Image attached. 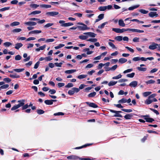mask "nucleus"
I'll return each instance as SVG.
<instances>
[{
    "label": "nucleus",
    "instance_id": "nucleus-1",
    "mask_svg": "<svg viewBox=\"0 0 160 160\" xmlns=\"http://www.w3.org/2000/svg\"><path fill=\"white\" fill-rule=\"evenodd\" d=\"M78 24L81 25L82 26H78L77 28L80 30H88L90 29V28L88 27L86 25L82 22H79Z\"/></svg>",
    "mask_w": 160,
    "mask_h": 160
},
{
    "label": "nucleus",
    "instance_id": "nucleus-2",
    "mask_svg": "<svg viewBox=\"0 0 160 160\" xmlns=\"http://www.w3.org/2000/svg\"><path fill=\"white\" fill-rule=\"evenodd\" d=\"M110 111L111 112L114 113L115 114L114 115V116L115 117H119L120 118H122V116L119 113H121L122 112L120 111H117L114 110L112 109H110Z\"/></svg>",
    "mask_w": 160,
    "mask_h": 160
},
{
    "label": "nucleus",
    "instance_id": "nucleus-3",
    "mask_svg": "<svg viewBox=\"0 0 160 160\" xmlns=\"http://www.w3.org/2000/svg\"><path fill=\"white\" fill-rule=\"evenodd\" d=\"M112 30L117 33H122L123 32L126 31V29L122 28L121 29L118 28H112Z\"/></svg>",
    "mask_w": 160,
    "mask_h": 160
},
{
    "label": "nucleus",
    "instance_id": "nucleus-4",
    "mask_svg": "<svg viewBox=\"0 0 160 160\" xmlns=\"http://www.w3.org/2000/svg\"><path fill=\"white\" fill-rule=\"evenodd\" d=\"M58 13H59L58 12L52 11L48 12L46 13V14L48 16H54L58 15Z\"/></svg>",
    "mask_w": 160,
    "mask_h": 160
},
{
    "label": "nucleus",
    "instance_id": "nucleus-5",
    "mask_svg": "<svg viewBox=\"0 0 160 160\" xmlns=\"http://www.w3.org/2000/svg\"><path fill=\"white\" fill-rule=\"evenodd\" d=\"M160 46V44H158L154 42H153L152 44L149 46V48L151 50H154L156 49L158 46Z\"/></svg>",
    "mask_w": 160,
    "mask_h": 160
},
{
    "label": "nucleus",
    "instance_id": "nucleus-6",
    "mask_svg": "<svg viewBox=\"0 0 160 160\" xmlns=\"http://www.w3.org/2000/svg\"><path fill=\"white\" fill-rule=\"evenodd\" d=\"M140 67H137V69L140 71L142 72H145L146 71L147 69L146 68H142V67L143 66H145V65L143 64H140Z\"/></svg>",
    "mask_w": 160,
    "mask_h": 160
},
{
    "label": "nucleus",
    "instance_id": "nucleus-7",
    "mask_svg": "<svg viewBox=\"0 0 160 160\" xmlns=\"http://www.w3.org/2000/svg\"><path fill=\"white\" fill-rule=\"evenodd\" d=\"M57 101L56 100H47L44 101L45 103L48 105H51L53 104V102H56Z\"/></svg>",
    "mask_w": 160,
    "mask_h": 160
},
{
    "label": "nucleus",
    "instance_id": "nucleus-8",
    "mask_svg": "<svg viewBox=\"0 0 160 160\" xmlns=\"http://www.w3.org/2000/svg\"><path fill=\"white\" fill-rule=\"evenodd\" d=\"M83 34L84 35H87L88 38L89 37L92 38H94L96 35V34L93 32H88L84 33Z\"/></svg>",
    "mask_w": 160,
    "mask_h": 160
},
{
    "label": "nucleus",
    "instance_id": "nucleus-9",
    "mask_svg": "<svg viewBox=\"0 0 160 160\" xmlns=\"http://www.w3.org/2000/svg\"><path fill=\"white\" fill-rule=\"evenodd\" d=\"M149 117L148 115H145L143 116V117H144V119L146 120V121L148 122H152L153 121H154V120L151 118H147L146 117Z\"/></svg>",
    "mask_w": 160,
    "mask_h": 160
},
{
    "label": "nucleus",
    "instance_id": "nucleus-10",
    "mask_svg": "<svg viewBox=\"0 0 160 160\" xmlns=\"http://www.w3.org/2000/svg\"><path fill=\"white\" fill-rule=\"evenodd\" d=\"M24 23L26 25L29 26H34L36 25L37 24V23L36 22L32 21H29L26 22H25Z\"/></svg>",
    "mask_w": 160,
    "mask_h": 160
},
{
    "label": "nucleus",
    "instance_id": "nucleus-11",
    "mask_svg": "<svg viewBox=\"0 0 160 160\" xmlns=\"http://www.w3.org/2000/svg\"><path fill=\"white\" fill-rule=\"evenodd\" d=\"M85 103L90 107L93 108H97L98 107V105L94 103L90 102H86Z\"/></svg>",
    "mask_w": 160,
    "mask_h": 160
},
{
    "label": "nucleus",
    "instance_id": "nucleus-12",
    "mask_svg": "<svg viewBox=\"0 0 160 160\" xmlns=\"http://www.w3.org/2000/svg\"><path fill=\"white\" fill-rule=\"evenodd\" d=\"M104 17V14H101L98 16V18L96 19L95 21V23L99 22L100 20L102 19Z\"/></svg>",
    "mask_w": 160,
    "mask_h": 160
},
{
    "label": "nucleus",
    "instance_id": "nucleus-13",
    "mask_svg": "<svg viewBox=\"0 0 160 160\" xmlns=\"http://www.w3.org/2000/svg\"><path fill=\"white\" fill-rule=\"evenodd\" d=\"M25 102V100L24 99L18 101V102L19 103L17 105L18 107L19 108L23 106L24 105Z\"/></svg>",
    "mask_w": 160,
    "mask_h": 160
},
{
    "label": "nucleus",
    "instance_id": "nucleus-14",
    "mask_svg": "<svg viewBox=\"0 0 160 160\" xmlns=\"http://www.w3.org/2000/svg\"><path fill=\"white\" fill-rule=\"evenodd\" d=\"M137 85L138 82L137 81H132L129 85L130 87L133 88L136 87Z\"/></svg>",
    "mask_w": 160,
    "mask_h": 160
},
{
    "label": "nucleus",
    "instance_id": "nucleus-15",
    "mask_svg": "<svg viewBox=\"0 0 160 160\" xmlns=\"http://www.w3.org/2000/svg\"><path fill=\"white\" fill-rule=\"evenodd\" d=\"M144 57H136L132 58V60L134 61H138L140 60L143 61Z\"/></svg>",
    "mask_w": 160,
    "mask_h": 160
},
{
    "label": "nucleus",
    "instance_id": "nucleus-16",
    "mask_svg": "<svg viewBox=\"0 0 160 160\" xmlns=\"http://www.w3.org/2000/svg\"><path fill=\"white\" fill-rule=\"evenodd\" d=\"M148 15L151 18H153L154 17H157L158 16V14L156 12H150L148 14Z\"/></svg>",
    "mask_w": 160,
    "mask_h": 160
},
{
    "label": "nucleus",
    "instance_id": "nucleus-17",
    "mask_svg": "<svg viewBox=\"0 0 160 160\" xmlns=\"http://www.w3.org/2000/svg\"><path fill=\"white\" fill-rule=\"evenodd\" d=\"M22 46L23 44L21 43H18L15 44L14 48L17 50H18Z\"/></svg>",
    "mask_w": 160,
    "mask_h": 160
},
{
    "label": "nucleus",
    "instance_id": "nucleus-18",
    "mask_svg": "<svg viewBox=\"0 0 160 160\" xmlns=\"http://www.w3.org/2000/svg\"><path fill=\"white\" fill-rule=\"evenodd\" d=\"M42 32V31L41 30H33L32 31H30L29 32V34H38L39 33H40Z\"/></svg>",
    "mask_w": 160,
    "mask_h": 160
},
{
    "label": "nucleus",
    "instance_id": "nucleus-19",
    "mask_svg": "<svg viewBox=\"0 0 160 160\" xmlns=\"http://www.w3.org/2000/svg\"><path fill=\"white\" fill-rule=\"evenodd\" d=\"M132 116L133 114L132 113L127 114L124 116V118L126 119H130Z\"/></svg>",
    "mask_w": 160,
    "mask_h": 160
},
{
    "label": "nucleus",
    "instance_id": "nucleus-20",
    "mask_svg": "<svg viewBox=\"0 0 160 160\" xmlns=\"http://www.w3.org/2000/svg\"><path fill=\"white\" fill-rule=\"evenodd\" d=\"M73 24L72 22L66 23L63 24H61V26L62 27H67L69 26H72Z\"/></svg>",
    "mask_w": 160,
    "mask_h": 160
},
{
    "label": "nucleus",
    "instance_id": "nucleus-21",
    "mask_svg": "<svg viewBox=\"0 0 160 160\" xmlns=\"http://www.w3.org/2000/svg\"><path fill=\"white\" fill-rule=\"evenodd\" d=\"M118 24L120 26L122 27H124L125 26V24L124 23L122 19H120L118 21Z\"/></svg>",
    "mask_w": 160,
    "mask_h": 160
},
{
    "label": "nucleus",
    "instance_id": "nucleus-22",
    "mask_svg": "<svg viewBox=\"0 0 160 160\" xmlns=\"http://www.w3.org/2000/svg\"><path fill=\"white\" fill-rule=\"evenodd\" d=\"M76 71V69H72L70 70H68L65 71V72L67 74H71L73 72H74Z\"/></svg>",
    "mask_w": 160,
    "mask_h": 160
},
{
    "label": "nucleus",
    "instance_id": "nucleus-23",
    "mask_svg": "<svg viewBox=\"0 0 160 160\" xmlns=\"http://www.w3.org/2000/svg\"><path fill=\"white\" fill-rule=\"evenodd\" d=\"M9 76L10 77L12 78H19L20 77V75H18L16 73H15L14 74H10Z\"/></svg>",
    "mask_w": 160,
    "mask_h": 160
},
{
    "label": "nucleus",
    "instance_id": "nucleus-24",
    "mask_svg": "<svg viewBox=\"0 0 160 160\" xmlns=\"http://www.w3.org/2000/svg\"><path fill=\"white\" fill-rule=\"evenodd\" d=\"M140 6L139 5H137L134 6H133L130 7L128 8V9L129 10H133L134 9H135L136 8H138L139 6Z\"/></svg>",
    "mask_w": 160,
    "mask_h": 160
},
{
    "label": "nucleus",
    "instance_id": "nucleus-25",
    "mask_svg": "<svg viewBox=\"0 0 160 160\" xmlns=\"http://www.w3.org/2000/svg\"><path fill=\"white\" fill-rule=\"evenodd\" d=\"M79 38L81 40H84L87 39L88 38V37L87 35H81L79 36Z\"/></svg>",
    "mask_w": 160,
    "mask_h": 160
},
{
    "label": "nucleus",
    "instance_id": "nucleus-26",
    "mask_svg": "<svg viewBox=\"0 0 160 160\" xmlns=\"http://www.w3.org/2000/svg\"><path fill=\"white\" fill-rule=\"evenodd\" d=\"M127 61V60L126 59L123 58H121L119 59L118 61L120 63H123L126 62Z\"/></svg>",
    "mask_w": 160,
    "mask_h": 160
},
{
    "label": "nucleus",
    "instance_id": "nucleus-27",
    "mask_svg": "<svg viewBox=\"0 0 160 160\" xmlns=\"http://www.w3.org/2000/svg\"><path fill=\"white\" fill-rule=\"evenodd\" d=\"M98 9L100 11H104L107 9V6L100 7Z\"/></svg>",
    "mask_w": 160,
    "mask_h": 160
},
{
    "label": "nucleus",
    "instance_id": "nucleus-28",
    "mask_svg": "<svg viewBox=\"0 0 160 160\" xmlns=\"http://www.w3.org/2000/svg\"><path fill=\"white\" fill-rule=\"evenodd\" d=\"M40 7L41 8H48L51 7V6L50 5L47 4H42L40 5Z\"/></svg>",
    "mask_w": 160,
    "mask_h": 160
},
{
    "label": "nucleus",
    "instance_id": "nucleus-29",
    "mask_svg": "<svg viewBox=\"0 0 160 160\" xmlns=\"http://www.w3.org/2000/svg\"><path fill=\"white\" fill-rule=\"evenodd\" d=\"M20 24V22H18L15 21L11 23L10 26H18Z\"/></svg>",
    "mask_w": 160,
    "mask_h": 160
},
{
    "label": "nucleus",
    "instance_id": "nucleus-30",
    "mask_svg": "<svg viewBox=\"0 0 160 160\" xmlns=\"http://www.w3.org/2000/svg\"><path fill=\"white\" fill-rule=\"evenodd\" d=\"M108 23V22H105L102 23L101 25L98 26V28L102 29L104 27L105 25L107 24Z\"/></svg>",
    "mask_w": 160,
    "mask_h": 160
},
{
    "label": "nucleus",
    "instance_id": "nucleus-31",
    "mask_svg": "<svg viewBox=\"0 0 160 160\" xmlns=\"http://www.w3.org/2000/svg\"><path fill=\"white\" fill-rule=\"evenodd\" d=\"M67 158L69 159H75L78 158V157L74 155H71L68 156Z\"/></svg>",
    "mask_w": 160,
    "mask_h": 160
},
{
    "label": "nucleus",
    "instance_id": "nucleus-32",
    "mask_svg": "<svg viewBox=\"0 0 160 160\" xmlns=\"http://www.w3.org/2000/svg\"><path fill=\"white\" fill-rule=\"evenodd\" d=\"M24 70V68H17L14 69L13 71L17 72H20L23 71Z\"/></svg>",
    "mask_w": 160,
    "mask_h": 160
},
{
    "label": "nucleus",
    "instance_id": "nucleus-33",
    "mask_svg": "<svg viewBox=\"0 0 160 160\" xmlns=\"http://www.w3.org/2000/svg\"><path fill=\"white\" fill-rule=\"evenodd\" d=\"M117 82V81H111L110 82H109L108 83V85L109 86H114L115 85Z\"/></svg>",
    "mask_w": 160,
    "mask_h": 160
},
{
    "label": "nucleus",
    "instance_id": "nucleus-34",
    "mask_svg": "<svg viewBox=\"0 0 160 160\" xmlns=\"http://www.w3.org/2000/svg\"><path fill=\"white\" fill-rule=\"evenodd\" d=\"M41 11H35L32 12L30 13L29 14V15H31V14H39L41 13Z\"/></svg>",
    "mask_w": 160,
    "mask_h": 160
},
{
    "label": "nucleus",
    "instance_id": "nucleus-35",
    "mask_svg": "<svg viewBox=\"0 0 160 160\" xmlns=\"http://www.w3.org/2000/svg\"><path fill=\"white\" fill-rule=\"evenodd\" d=\"M152 93L151 92H147L143 93V95L144 97H146L149 96Z\"/></svg>",
    "mask_w": 160,
    "mask_h": 160
},
{
    "label": "nucleus",
    "instance_id": "nucleus-36",
    "mask_svg": "<svg viewBox=\"0 0 160 160\" xmlns=\"http://www.w3.org/2000/svg\"><path fill=\"white\" fill-rule=\"evenodd\" d=\"M153 102L152 100L150 99V98L147 99L145 101V103L147 104H149Z\"/></svg>",
    "mask_w": 160,
    "mask_h": 160
},
{
    "label": "nucleus",
    "instance_id": "nucleus-37",
    "mask_svg": "<svg viewBox=\"0 0 160 160\" xmlns=\"http://www.w3.org/2000/svg\"><path fill=\"white\" fill-rule=\"evenodd\" d=\"M22 31V29L21 28H16L13 29L12 32L13 33L18 32H20Z\"/></svg>",
    "mask_w": 160,
    "mask_h": 160
},
{
    "label": "nucleus",
    "instance_id": "nucleus-38",
    "mask_svg": "<svg viewBox=\"0 0 160 160\" xmlns=\"http://www.w3.org/2000/svg\"><path fill=\"white\" fill-rule=\"evenodd\" d=\"M155 81L154 80H148L145 82V83L147 84H153L155 83Z\"/></svg>",
    "mask_w": 160,
    "mask_h": 160
},
{
    "label": "nucleus",
    "instance_id": "nucleus-39",
    "mask_svg": "<svg viewBox=\"0 0 160 160\" xmlns=\"http://www.w3.org/2000/svg\"><path fill=\"white\" fill-rule=\"evenodd\" d=\"M87 76V75L82 74L78 76L77 78L79 79H81L86 78Z\"/></svg>",
    "mask_w": 160,
    "mask_h": 160
},
{
    "label": "nucleus",
    "instance_id": "nucleus-40",
    "mask_svg": "<svg viewBox=\"0 0 160 160\" xmlns=\"http://www.w3.org/2000/svg\"><path fill=\"white\" fill-rule=\"evenodd\" d=\"M127 100L124 98H122L118 101V102L120 103H124L127 102Z\"/></svg>",
    "mask_w": 160,
    "mask_h": 160
},
{
    "label": "nucleus",
    "instance_id": "nucleus-41",
    "mask_svg": "<svg viewBox=\"0 0 160 160\" xmlns=\"http://www.w3.org/2000/svg\"><path fill=\"white\" fill-rule=\"evenodd\" d=\"M139 11L142 14H147L148 12V11H146L145 10L143 9H140L139 10Z\"/></svg>",
    "mask_w": 160,
    "mask_h": 160
},
{
    "label": "nucleus",
    "instance_id": "nucleus-42",
    "mask_svg": "<svg viewBox=\"0 0 160 160\" xmlns=\"http://www.w3.org/2000/svg\"><path fill=\"white\" fill-rule=\"evenodd\" d=\"M96 93L95 92H93L89 93L88 95V96L89 98H92L94 97L96 95Z\"/></svg>",
    "mask_w": 160,
    "mask_h": 160
},
{
    "label": "nucleus",
    "instance_id": "nucleus-43",
    "mask_svg": "<svg viewBox=\"0 0 160 160\" xmlns=\"http://www.w3.org/2000/svg\"><path fill=\"white\" fill-rule=\"evenodd\" d=\"M12 45V43L9 42H6L3 43V45L6 47H8Z\"/></svg>",
    "mask_w": 160,
    "mask_h": 160
},
{
    "label": "nucleus",
    "instance_id": "nucleus-44",
    "mask_svg": "<svg viewBox=\"0 0 160 160\" xmlns=\"http://www.w3.org/2000/svg\"><path fill=\"white\" fill-rule=\"evenodd\" d=\"M122 75L121 74H119L118 75L112 77V78L114 79H118L121 78Z\"/></svg>",
    "mask_w": 160,
    "mask_h": 160
},
{
    "label": "nucleus",
    "instance_id": "nucleus-45",
    "mask_svg": "<svg viewBox=\"0 0 160 160\" xmlns=\"http://www.w3.org/2000/svg\"><path fill=\"white\" fill-rule=\"evenodd\" d=\"M115 39L118 41H120L122 39V37L121 36H118L115 37Z\"/></svg>",
    "mask_w": 160,
    "mask_h": 160
},
{
    "label": "nucleus",
    "instance_id": "nucleus-46",
    "mask_svg": "<svg viewBox=\"0 0 160 160\" xmlns=\"http://www.w3.org/2000/svg\"><path fill=\"white\" fill-rule=\"evenodd\" d=\"M97 39L95 38H89L87 40V41L91 42H96L97 41Z\"/></svg>",
    "mask_w": 160,
    "mask_h": 160
},
{
    "label": "nucleus",
    "instance_id": "nucleus-47",
    "mask_svg": "<svg viewBox=\"0 0 160 160\" xmlns=\"http://www.w3.org/2000/svg\"><path fill=\"white\" fill-rule=\"evenodd\" d=\"M53 25V23H47V24L45 25L43 27L44 28H48L52 26Z\"/></svg>",
    "mask_w": 160,
    "mask_h": 160
},
{
    "label": "nucleus",
    "instance_id": "nucleus-48",
    "mask_svg": "<svg viewBox=\"0 0 160 160\" xmlns=\"http://www.w3.org/2000/svg\"><path fill=\"white\" fill-rule=\"evenodd\" d=\"M64 44H59L58 46L55 47L54 48L55 49H57L64 47Z\"/></svg>",
    "mask_w": 160,
    "mask_h": 160
},
{
    "label": "nucleus",
    "instance_id": "nucleus-49",
    "mask_svg": "<svg viewBox=\"0 0 160 160\" xmlns=\"http://www.w3.org/2000/svg\"><path fill=\"white\" fill-rule=\"evenodd\" d=\"M135 75V73L132 72L130 74H128L127 75V76L128 77L132 78H133Z\"/></svg>",
    "mask_w": 160,
    "mask_h": 160
},
{
    "label": "nucleus",
    "instance_id": "nucleus-50",
    "mask_svg": "<svg viewBox=\"0 0 160 160\" xmlns=\"http://www.w3.org/2000/svg\"><path fill=\"white\" fill-rule=\"evenodd\" d=\"M122 110L123 111L127 112H130L132 111V110L131 109H122Z\"/></svg>",
    "mask_w": 160,
    "mask_h": 160
},
{
    "label": "nucleus",
    "instance_id": "nucleus-51",
    "mask_svg": "<svg viewBox=\"0 0 160 160\" xmlns=\"http://www.w3.org/2000/svg\"><path fill=\"white\" fill-rule=\"evenodd\" d=\"M37 112L39 114H42L44 113V111L42 109H38Z\"/></svg>",
    "mask_w": 160,
    "mask_h": 160
},
{
    "label": "nucleus",
    "instance_id": "nucleus-52",
    "mask_svg": "<svg viewBox=\"0 0 160 160\" xmlns=\"http://www.w3.org/2000/svg\"><path fill=\"white\" fill-rule=\"evenodd\" d=\"M22 58V57L19 55H16L15 58V60H20Z\"/></svg>",
    "mask_w": 160,
    "mask_h": 160
},
{
    "label": "nucleus",
    "instance_id": "nucleus-53",
    "mask_svg": "<svg viewBox=\"0 0 160 160\" xmlns=\"http://www.w3.org/2000/svg\"><path fill=\"white\" fill-rule=\"evenodd\" d=\"M9 86V85L8 84H3L1 86V88H2V89H5L8 88Z\"/></svg>",
    "mask_w": 160,
    "mask_h": 160
},
{
    "label": "nucleus",
    "instance_id": "nucleus-54",
    "mask_svg": "<svg viewBox=\"0 0 160 160\" xmlns=\"http://www.w3.org/2000/svg\"><path fill=\"white\" fill-rule=\"evenodd\" d=\"M10 7H4L0 9V11L2 12L4 11H5L8 10L10 9Z\"/></svg>",
    "mask_w": 160,
    "mask_h": 160
},
{
    "label": "nucleus",
    "instance_id": "nucleus-55",
    "mask_svg": "<svg viewBox=\"0 0 160 160\" xmlns=\"http://www.w3.org/2000/svg\"><path fill=\"white\" fill-rule=\"evenodd\" d=\"M3 81L7 83H8L11 81V80L8 78H4Z\"/></svg>",
    "mask_w": 160,
    "mask_h": 160
},
{
    "label": "nucleus",
    "instance_id": "nucleus-56",
    "mask_svg": "<svg viewBox=\"0 0 160 160\" xmlns=\"http://www.w3.org/2000/svg\"><path fill=\"white\" fill-rule=\"evenodd\" d=\"M108 44L112 48L114 49V48H116V47L115 46V45L112 42H109Z\"/></svg>",
    "mask_w": 160,
    "mask_h": 160
},
{
    "label": "nucleus",
    "instance_id": "nucleus-57",
    "mask_svg": "<svg viewBox=\"0 0 160 160\" xmlns=\"http://www.w3.org/2000/svg\"><path fill=\"white\" fill-rule=\"evenodd\" d=\"M68 93L69 95H73L74 93V92L72 88L71 90H69L68 91Z\"/></svg>",
    "mask_w": 160,
    "mask_h": 160
},
{
    "label": "nucleus",
    "instance_id": "nucleus-58",
    "mask_svg": "<svg viewBox=\"0 0 160 160\" xmlns=\"http://www.w3.org/2000/svg\"><path fill=\"white\" fill-rule=\"evenodd\" d=\"M73 85L72 83H69L68 84L66 85L65 87L66 88H69L71 87H72L73 86Z\"/></svg>",
    "mask_w": 160,
    "mask_h": 160
},
{
    "label": "nucleus",
    "instance_id": "nucleus-59",
    "mask_svg": "<svg viewBox=\"0 0 160 160\" xmlns=\"http://www.w3.org/2000/svg\"><path fill=\"white\" fill-rule=\"evenodd\" d=\"M64 115V113L62 112H58L54 114V116H62L63 115Z\"/></svg>",
    "mask_w": 160,
    "mask_h": 160
},
{
    "label": "nucleus",
    "instance_id": "nucleus-60",
    "mask_svg": "<svg viewBox=\"0 0 160 160\" xmlns=\"http://www.w3.org/2000/svg\"><path fill=\"white\" fill-rule=\"evenodd\" d=\"M45 21H46L45 19H42L40 20L39 19V20H38V23L42 24L44 23Z\"/></svg>",
    "mask_w": 160,
    "mask_h": 160
},
{
    "label": "nucleus",
    "instance_id": "nucleus-61",
    "mask_svg": "<svg viewBox=\"0 0 160 160\" xmlns=\"http://www.w3.org/2000/svg\"><path fill=\"white\" fill-rule=\"evenodd\" d=\"M153 59H154V58L152 57H149V58H144V60H143V61H146L147 60H149L152 61V60H153Z\"/></svg>",
    "mask_w": 160,
    "mask_h": 160
},
{
    "label": "nucleus",
    "instance_id": "nucleus-62",
    "mask_svg": "<svg viewBox=\"0 0 160 160\" xmlns=\"http://www.w3.org/2000/svg\"><path fill=\"white\" fill-rule=\"evenodd\" d=\"M40 63V62L39 61H38L34 65V68L35 69H37Z\"/></svg>",
    "mask_w": 160,
    "mask_h": 160
},
{
    "label": "nucleus",
    "instance_id": "nucleus-63",
    "mask_svg": "<svg viewBox=\"0 0 160 160\" xmlns=\"http://www.w3.org/2000/svg\"><path fill=\"white\" fill-rule=\"evenodd\" d=\"M139 38L135 37L133 39V41L134 42H139Z\"/></svg>",
    "mask_w": 160,
    "mask_h": 160
},
{
    "label": "nucleus",
    "instance_id": "nucleus-64",
    "mask_svg": "<svg viewBox=\"0 0 160 160\" xmlns=\"http://www.w3.org/2000/svg\"><path fill=\"white\" fill-rule=\"evenodd\" d=\"M56 92V91L54 89H50L49 91V92L51 94H53L55 93Z\"/></svg>",
    "mask_w": 160,
    "mask_h": 160
}]
</instances>
